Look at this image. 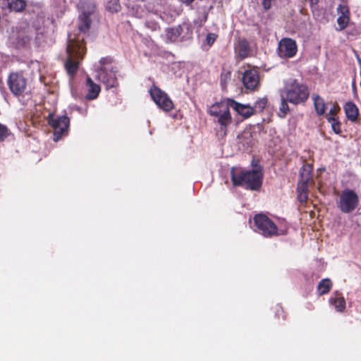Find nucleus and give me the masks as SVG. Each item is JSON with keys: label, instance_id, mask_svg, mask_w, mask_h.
<instances>
[{"label": "nucleus", "instance_id": "obj_1", "mask_svg": "<svg viewBox=\"0 0 361 361\" xmlns=\"http://www.w3.org/2000/svg\"><path fill=\"white\" fill-rule=\"evenodd\" d=\"M252 166L250 170L231 168V179L234 187H242L251 191L260 190L264 178L263 169L255 159H252Z\"/></svg>", "mask_w": 361, "mask_h": 361}, {"label": "nucleus", "instance_id": "obj_2", "mask_svg": "<svg viewBox=\"0 0 361 361\" xmlns=\"http://www.w3.org/2000/svg\"><path fill=\"white\" fill-rule=\"evenodd\" d=\"M67 59L65 62V68L71 77H73L78 72L79 65L86 54V47L84 39L78 37L76 39H70L67 45Z\"/></svg>", "mask_w": 361, "mask_h": 361}, {"label": "nucleus", "instance_id": "obj_3", "mask_svg": "<svg viewBox=\"0 0 361 361\" xmlns=\"http://www.w3.org/2000/svg\"><path fill=\"white\" fill-rule=\"evenodd\" d=\"M118 71L111 56L102 57L99 61L96 77L105 85L106 89L116 87L118 85L116 77Z\"/></svg>", "mask_w": 361, "mask_h": 361}, {"label": "nucleus", "instance_id": "obj_4", "mask_svg": "<svg viewBox=\"0 0 361 361\" xmlns=\"http://www.w3.org/2000/svg\"><path fill=\"white\" fill-rule=\"evenodd\" d=\"M281 97H284L290 104L295 105L303 104L308 99L310 91L308 87L293 79L286 82L281 90Z\"/></svg>", "mask_w": 361, "mask_h": 361}, {"label": "nucleus", "instance_id": "obj_5", "mask_svg": "<svg viewBox=\"0 0 361 361\" xmlns=\"http://www.w3.org/2000/svg\"><path fill=\"white\" fill-rule=\"evenodd\" d=\"M231 99L226 101H221L211 105L208 110V114L214 118V121L219 126L220 130L226 134L228 127L232 123V117L230 113V107H231Z\"/></svg>", "mask_w": 361, "mask_h": 361}, {"label": "nucleus", "instance_id": "obj_6", "mask_svg": "<svg viewBox=\"0 0 361 361\" xmlns=\"http://www.w3.org/2000/svg\"><path fill=\"white\" fill-rule=\"evenodd\" d=\"M255 231L265 238L279 235V230L276 224L264 214H255L253 217Z\"/></svg>", "mask_w": 361, "mask_h": 361}, {"label": "nucleus", "instance_id": "obj_7", "mask_svg": "<svg viewBox=\"0 0 361 361\" xmlns=\"http://www.w3.org/2000/svg\"><path fill=\"white\" fill-rule=\"evenodd\" d=\"M359 201L358 195L355 190L345 189L341 191L336 204L341 212L349 214L357 207Z\"/></svg>", "mask_w": 361, "mask_h": 361}, {"label": "nucleus", "instance_id": "obj_8", "mask_svg": "<svg viewBox=\"0 0 361 361\" xmlns=\"http://www.w3.org/2000/svg\"><path fill=\"white\" fill-rule=\"evenodd\" d=\"M47 121L49 125L54 129V140L59 141L62 135L67 133L70 125L69 118L64 115L60 116H55L49 114Z\"/></svg>", "mask_w": 361, "mask_h": 361}, {"label": "nucleus", "instance_id": "obj_9", "mask_svg": "<svg viewBox=\"0 0 361 361\" xmlns=\"http://www.w3.org/2000/svg\"><path fill=\"white\" fill-rule=\"evenodd\" d=\"M149 93L154 102L163 111L168 112L174 108L173 102L169 96L155 85H152Z\"/></svg>", "mask_w": 361, "mask_h": 361}, {"label": "nucleus", "instance_id": "obj_10", "mask_svg": "<svg viewBox=\"0 0 361 361\" xmlns=\"http://www.w3.org/2000/svg\"><path fill=\"white\" fill-rule=\"evenodd\" d=\"M7 83L11 93L16 97L23 95L27 88V79L22 71L11 73Z\"/></svg>", "mask_w": 361, "mask_h": 361}, {"label": "nucleus", "instance_id": "obj_11", "mask_svg": "<svg viewBox=\"0 0 361 361\" xmlns=\"http://www.w3.org/2000/svg\"><path fill=\"white\" fill-rule=\"evenodd\" d=\"M166 35L171 42H176L179 38L180 40H186L192 37V28L189 23L184 22L175 27L168 29Z\"/></svg>", "mask_w": 361, "mask_h": 361}, {"label": "nucleus", "instance_id": "obj_12", "mask_svg": "<svg viewBox=\"0 0 361 361\" xmlns=\"http://www.w3.org/2000/svg\"><path fill=\"white\" fill-rule=\"evenodd\" d=\"M244 87L250 91L257 90L260 85L259 72L256 69L245 71L242 77Z\"/></svg>", "mask_w": 361, "mask_h": 361}, {"label": "nucleus", "instance_id": "obj_13", "mask_svg": "<svg viewBox=\"0 0 361 361\" xmlns=\"http://www.w3.org/2000/svg\"><path fill=\"white\" fill-rule=\"evenodd\" d=\"M279 54L283 58H292L298 51L296 42L290 38H283L279 43Z\"/></svg>", "mask_w": 361, "mask_h": 361}, {"label": "nucleus", "instance_id": "obj_14", "mask_svg": "<svg viewBox=\"0 0 361 361\" xmlns=\"http://www.w3.org/2000/svg\"><path fill=\"white\" fill-rule=\"evenodd\" d=\"M336 13L338 15L337 24L338 26L337 30L341 31L348 26L350 20L349 7L346 4H339L336 8Z\"/></svg>", "mask_w": 361, "mask_h": 361}, {"label": "nucleus", "instance_id": "obj_15", "mask_svg": "<svg viewBox=\"0 0 361 361\" xmlns=\"http://www.w3.org/2000/svg\"><path fill=\"white\" fill-rule=\"evenodd\" d=\"M231 108L244 118H248L255 113L254 108L250 105H245L237 102L233 99H230Z\"/></svg>", "mask_w": 361, "mask_h": 361}, {"label": "nucleus", "instance_id": "obj_16", "mask_svg": "<svg viewBox=\"0 0 361 361\" xmlns=\"http://www.w3.org/2000/svg\"><path fill=\"white\" fill-rule=\"evenodd\" d=\"M85 88L87 94L85 99L87 100H94L97 99L101 91L100 86L96 84L90 77L87 76L85 82Z\"/></svg>", "mask_w": 361, "mask_h": 361}, {"label": "nucleus", "instance_id": "obj_17", "mask_svg": "<svg viewBox=\"0 0 361 361\" xmlns=\"http://www.w3.org/2000/svg\"><path fill=\"white\" fill-rule=\"evenodd\" d=\"M329 302L331 305L334 306L335 310L338 312H343L345 310V300L343 297L342 293L335 291L329 298Z\"/></svg>", "mask_w": 361, "mask_h": 361}, {"label": "nucleus", "instance_id": "obj_18", "mask_svg": "<svg viewBox=\"0 0 361 361\" xmlns=\"http://www.w3.org/2000/svg\"><path fill=\"white\" fill-rule=\"evenodd\" d=\"M343 109L346 118L351 122H356L359 116V109L356 104L351 102H347L343 105Z\"/></svg>", "mask_w": 361, "mask_h": 361}, {"label": "nucleus", "instance_id": "obj_19", "mask_svg": "<svg viewBox=\"0 0 361 361\" xmlns=\"http://www.w3.org/2000/svg\"><path fill=\"white\" fill-rule=\"evenodd\" d=\"M10 11L22 13L27 7L26 0H6Z\"/></svg>", "mask_w": 361, "mask_h": 361}, {"label": "nucleus", "instance_id": "obj_20", "mask_svg": "<svg viewBox=\"0 0 361 361\" xmlns=\"http://www.w3.org/2000/svg\"><path fill=\"white\" fill-rule=\"evenodd\" d=\"M92 20L90 15L86 13H83L79 16L78 29L80 32L87 34L91 27Z\"/></svg>", "mask_w": 361, "mask_h": 361}, {"label": "nucleus", "instance_id": "obj_21", "mask_svg": "<svg viewBox=\"0 0 361 361\" xmlns=\"http://www.w3.org/2000/svg\"><path fill=\"white\" fill-rule=\"evenodd\" d=\"M250 51V44L245 39H243L238 42L235 48V52L238 54L240 59H244L249 56Z\"/></svg>", "mask_w": 361, "mask_h": 361}, {"label": "nucleus", "instance_id": "obj_22", "mask_svg": "<svg viewBox=\"0 0 361 361\" xmlns=\"http://www.w3.org/2000/svg\"><path fill=\"white\" fill-rule=\"evenodd\" d=\"M332 286V281L329 279L326 278L321 280L317 286V294L319 295L327 294L331 290Z\"/></svg>", "mask_w": 361, "mask_h": 361}, {"label": "nucleus", "instance_id": "obj_23", "mask_svg": "<svg viewBox=\"0 0 361 361\" xmlns=\"http://www.w3.org/2000/svg\"><path fill=\"white\" fill-rule=\"evenodd\" d=\"M314 106L316 113L319 116H322L326 112V104L324 99L319 95L313 96Z\"/></svg>", "mask_w": 361, "mask_h": 361}, {"label": "nucleus", "instance_id": "obj_24", "mask_svg": "<svg viewBox=\"0 0 361 361\" xmlns=\"http://www.w3.org/2000/svg\"><path fill=\"white\" fill-rule=\"evenodd\" d=\"M313 167L310 164H305L300 171L301 180L310 182L312 180Z\"/></svg>", "mask_w": 361, "mask_h": 361}, {"label": "nucleus", "instance_id": "obj_25", "mask_svg": "<svg viewBox=\"0 0 361 361\" xmlns=\"http://www.w3.org/2000/svg\"><path fill=\"white\" fill-rule=\"evenodd\" d=\"M231 79V71L223 69L220 75V84L222 89H226L228 82Z\"/></svg>", "mask_w": 361, "mask_h": 361}, {"label": "nucleus", "instance_id": "obj_26", "mask_svg": "<svg viewBox=\"0 0 361 361\" xmlns=\"http://www.w3.org/2000/svg\"><path fill=\"white\" fill-rule=\"evenodd\" d=\"M327 121L331 123L332 130L336 134H341V123L338 118H335L334 117L327 118Z\"/></svg>", "mask_w": 361, "mask_h": 361}, {"label": "nucleus", "instance_id": "obj_27", "mask_svg": "<svg viewBox=\"0 0 361 361\" xmlns=\"http://www.w3.org/2000/svg\"><path fill=\"white\" fill-rule=\"evenodd\" d=\"M281 104L279 107V116L283 118L289 111V106L288 102H289L284 97H281Z\"/></svg>", "mask_w": 361, "mask_h": 361}, {"label": "nucleus", "instance_id": "obj_28", "mask_svg": "<svg viewBox=\"0 0 361 361\" xmlns=\"http://www.w3.org/2000/svg\"><path fill=\"white\" fill-rule=\"evenodd\" d=\"M121 8L119 0H110L107 2L106 9L111 13H117Z\"/></svg>", "mask_w": 361, "mask_h": 361}, {"label": "nucleus", "instance_id": "obj_29", "mask_svg": "<svg viewBox=\"0 0 361 361\" xmlns=\"http://www.w3.org/2000/svg\"><path fill=\"white\" fill-rule=\"evenodd\" d=\"M267 104V98H260L258 100H257L255 103L254 109H257L259 111H262L264 108L266 107Z\"/></svg>", "mask_w": 361, "mask_h": 361}, {"label": "nucleus", "instance_id": "obj_30", "mask_svg": "<svg viewBox=\"0 0 361 361\" xmlns=\"http://www.w3.org/2000/svg\"><path fill=\"white\" fill-rule=\"evenodd\" d=\"M340 110H341V108L338 106V104L337 103H335L332 106V107L330 109L329 113L326 115V118L327 119V118H329V117H334L335 118H338V117L337 116V114H338Z\"/></svg>", "mask_w": 361, "mask_h": 361}, {"label": "nucleus", "instance_id": "obj_31", "mask_svg": "<svg viewBox=\"0 0 361 361\" xmlns=\"http://www.w3.org/2000/svg\"><path fill=\"white\" fill-rule=\"evenodd\" d=\"M308 181L300 180L297 187V192L308 193Z\"/></svg>", "mask_w": 361, "mask_h": 361}, {"label": "nucleus", "instance_id": "obj_32", "mask_svg": "<svg viewBox=\"0 0 361 361\" xmlns=\"http://www.w3.org/2000/svg\"><path fill=\"white\" fill-rule=\"evenodd\" d=\"M8 128L0 123V141H3L8 136Z\"/></svg>", "mask_w": 361, "mask_h": 361}, {"label": "nucleus", "instance_id": "obj_33", "mask_svg": "<svg viewBox=\"0 0 361 361\" xmlns=\"http://www.w3.org/2000/svg\"><path fill=\"white\" fill-rule=\"evenodd\" d=\"M217 38V35L215 33H208L206 37L207 44L209 46L212 45Z\"/></svg>", "mask_w": 361, "mask_h": 361}, {"label": "nucleus", "instance_id": "obj_34", "mask_svg": "<svg viewBox=\"0 0 361 361\" xmlns=\"http://www.w3.org/2000/svg\"><path fill=\"white\" fill-rule=\"evenodd\" d=\"M297 198L300 202L305 203L307 202L308 198V193L297 192Z\"/></svg>", "mask_w": 361, "mask_h": 361}, {"label": "nucleus", "instance_id": "obj_35", "mask_svg": "<svg viewBox=\"0 0 361 361\" xmlns=\"http://www.w3.org/2000/svg\"><path fill=\"white\" fill-rule=\"evenodd\" d=\"M272 0H262V6L265 10H269L271 8Z\"/></svg>", "mask_w": 361, "mask_h": 361}, {"label": "nucleus", "instance_id": "obj_36", "mask_svg": "<svg viewBox=\"0 0 361 361\" xmlns=\"http://www.w3.org/2000/svg\"><path fill=\"white\" fill-rule=\"evenodd\" d=\"M181 1L184 2V3H186V4H190L192 2H193L195 0H180Z\"/></svg>", "mask_w": 361, "mask_h": 361}, {"label": "nucleus", "instance_id": "obj_37", "mask_svg": "<svg viewBox=\"0 0 361 361\" xmlns=\"http://www.w3.org/2000/svg\"><path fill=\"white\" fill-rule=\"evenodd\" d=\"M308 1H310V2H312V3H313L314 1H316V2H317L318 0H308Z\"/></svg>", "mask_w": 361, "mask_h": 361}]
</instances>
